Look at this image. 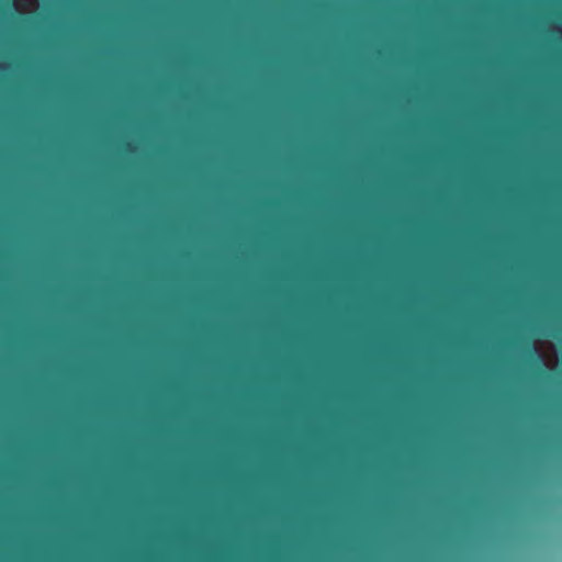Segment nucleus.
<instances>
[{
	"label": "nucleus",
	"instance_id": "nucleus-1",
	"mask_svg": "<svg viewBox=\"0 0 562 562\" xmlns=\"http://www.w3.org/2000/svg\"><path fill=\"white\" fill-rule=\"evenodd\" d=\"M525 352H526V355H527L530 359H532V360H535L536 362H538V359H539V358L536 356V355H537V352H536V348H535L531 344H527V345H526V347H525Z\"/></svg>",
	"mask_w": 562,
	"mask_h": 562
}]
</instances>
